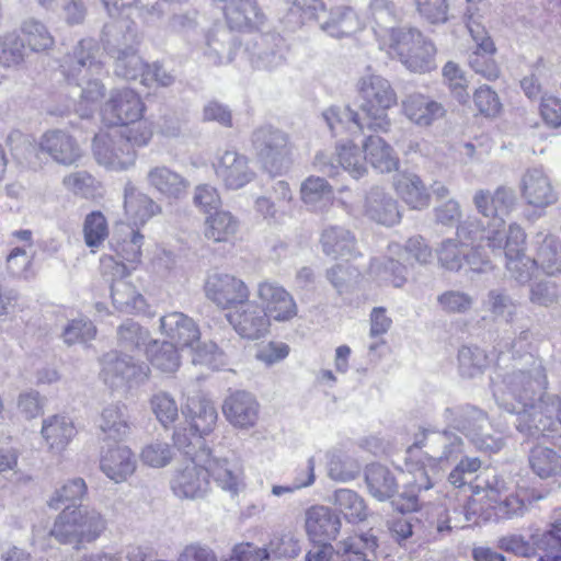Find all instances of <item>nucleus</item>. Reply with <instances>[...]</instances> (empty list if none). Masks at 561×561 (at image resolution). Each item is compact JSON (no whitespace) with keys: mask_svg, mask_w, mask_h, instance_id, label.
<instances>
[{"mask_svg":"<svg viewBox=\"0 0 561 561\" xmlns=\"http://www.w3.org/2000/svg\"><path fill=\"white\" fill-rule=\"evenodd\" d=\"M227 319L236 332L249 340H256L268 332L271 321L254 302L239 304L227 314Z\"/></svg>","mask_w":561,"mask_h":561,"instance_id":"393cba45","label":"nucleus"},{"mask_svg":"<svg viewBox=\"0 0 561 561\" xmlns=\"http://www.w3.org/2000/svg\"><path fill=\"white\" fill-rule=\"evenodd\" d=\"M304 203L314 211L323 210L332 203V186L322 178L309 176L306 179L300 188Z\"/></svg>","mask_w":561,"mask_h":561,"instance_id":"de8ad7c7","label":"nucleus"},{"mask_svg":"<svg viewBox=\"0 0 561 561\" xmlns=\"http://www.w3.org/2000/svg\"><path fill=\"white\" fill-rule=\"evenodd\" d=\"M459 373L465 378H474L486 367L485 353L473 346H462L458 352Z\"/></svg>","mask_w":561,"mask_h":561,"instance_id":"680f3d73","label":"nucleus"},{"mask_svg":"<svg viewBox=\"0 0 561 561\" xmlns=\"http://www.w3.org/2000/svg\"><path fill=\"white\" fill-rule=\"evenodd\" d=\"M377 548L373 535L348 537L336 543V553L341 561H371L369 553Z\"/></svg>","mask_w":561,"mask_h":561,"instance_id":"09e8293b","label":"nucleus"},{"mask_svg":"<svg viewBox=\"0 0 561 561\" xmlns=\"http://www.w3.org/2000/svg\"><path fill=\"white\" fill-rule=\"evenodd\" d=\"M191 426L195 432L207 435L217 422L218 413L215 404L207 399H192L187 403Z\"/></svg>","mask_w":561,"mask_h":561,"instance_id":"3c124183","label":"nucleus"},{"mask_svg":"<svg viewBox=\"0 0 561 561\" xmlns=\"http://www.w3.org/2000/svg\"><path fill=\"white\" fill-rule=\"evenodd\" d=\"M147 355L151 365L162 373H174L180 367V355L172 343L154 341L148 346Z\"/></svg>","mask_w":561,"mask_h":561,"instance_id":"864d4df0","label":"nucleus"},{"mask_svg":"<svg viewBox=\"0 0 561 561\" xmlns=\"http://www.w3.org/2000/svg\"><path fill=\"white\" fill-rule=\"evenodd\" d=\"M320 242L323 252L333 257L352 255L356 249L354 234L350 230L339 226L324 229Z\"/></svg>","mask_w":561,"mask_h":561,"instance_id":"a18cd8bd","label":"nucleus"},{"mask_svg":"<svg viewBox=\"0 0 561 561\" xmlns=\"http://www.w3.org/2000/svg\"><path fill=\"white\" fill-rule=\"evenodd\" d=\"M529 465L541 479H561V455L551 448L534 447L529 454Z\"/></svg>","mask_w":561,"mask_h":561,"instance_id":"49530a36","label":"nucleus"},{"mask_svg":"<svg viewBox=\"0 0 561 561\" xmlns=\"http://www.w3.org/2000/svg\"><path fill=\"white\" fill-rule=\"evenodd\" d=\"M439 308L448 314H463L471 310L474 299L462 290L450 289L437 296Z\"/></svg>","mask_w":561,"mask_h":561,"instance_id":"338daca9","label":"nucleus"},{"mask_svg":"<svg viewBox=\"0 0 561 561\" xmlns=\"http://www.w3.org/2000/svg\"><path fill=\"white\" fill-rule=\"evenodd\" d=\"M365 482L369 494L378 501H387L398 492V481L393 472L380 463L366 467Z\"/></svg>","mask_w":561,"mask_h":561,"instance_id":"ea45409f","label":"nucleus"},{"mask_svg":"<svg viewBox=\"0 0 561 561\" xmlns=\"http://www.w3.org/2000/svg\"><path fill=\"white\" fill-rule=\"evenodd\" d=\"M205 463L208 478L211 476L217 485L231 496L238 495L244 489L243 472L236 462L226 458L211 457L208 450Z\"/></svg>","mask_w":561,"mask_h":561,"instance_id":"7c9ffc66","label":"nucleus"},{"mask_svg":"<svg viewBox=\"0 0 561 561\" xmlns=\"http://www.w3.org/2000/svg\"><path fill=\"white\" fill-rule=\"evenodd\" d=\"M485 238L488 247L492 250H504L506 271L512 278L519 284H526L531 279L537 266L534 259L525 253L526 233L520 226L512 224L507 233L496 230Z\"/></svg>","mask_w":561,"mask_h":561,"instance_id":"423d86ee","label":"nucleus"},{"mask_svg":"<svg viewBox=\"0 0 561 561\" xmlns=\"http://www.w3.org/2000/svg\"><path fill=\"white\" fill-rule=\"evenodd\" d=\"M314 167L328 176H334L339 169L347 171L354 179H359L367 173L365 156L362 157L359 149L352 142L336 146L335 162L333 158L324 152L314 157Z\"/></svg>","mask_w":561,"mask_h":561,"instance_id":"aec40b11","label":"nucleus"},{"mask_svg":"<svg viewBox=\"0 0 561 561\" xmlns=\"http://www.w3.org/2000/svg\"><path fill=\"white\" fill-rule=\"evenodd\" d=\"M145 104L131 89L113 90L102 108V119L111 127H135L141 121Z\"/></svg>","mask_w":561,"mask_h":561,"instance_id":"f8f14e48","label":"nucleus"},{"mask_svg":"<svg viewBox=\"0 0 561 561\" xmlns=\"http://www.w3.org/2000/svg\"><path fill=\"white\" fill-rule=\"evenodd\" d=\"M205 296L220 309H230L248 302L250 290L237 276L215 272L207 275L204 284Z\"/></svg>","mask_w":561,"mask_h":561,"instance_id":"f3484780","label":"nucleus"},{"mask_svg":"<svg viewBox=\"0 0 561 561\" xmlns=\"http://www.w3.org/2000/svg\"><path fill=\"white\" fill-rule=\"evenodd\" d=\"M531 541L534 549L545 552L539 561H561V519L550 530L531 535Z\"/></svg>","mask_w":561,"mask_h":561,"instance_id":"5fc2aeb1","label":"nucleus"},{"mask_svg":"<svg viewBox=\"0 0 561 561\" xmlns=\"http://www.w3.org/2000/svg\"><path fill=\"white\" fill-rule=\"evenodd\" d=\"M213 167L217 179L227 190H240L255 179L249 158L237 150L218 152Z\"/></svg>","mask_w":561,"mask_h":561,"instance_id":"a211bd4d","label":"nucleus"},{"mask_svg":"<svg viewBox=\"0 0 561 561\" xmlns=\"http://www.w3.org/2000/svg\"><path fill=\"white\" fill-rule=\"evenodd\" d=\"M473 205L479 214L493 220V228L482 231L480 239L486 240V236L494 231H502L504 217L507 216L516 205V194L512 187L499 186L495 191L478 190L473 195Z\"/></svg>","mask_w":561,"mask_h":561,"instance_id":"2eb2a0df","label":"nucleus"},{"mask_svg":"<svg viewBox=\"0 0 561 561\" xmlns=\"http://www.w3.org/2000/svg\"><path fill=\"white\" fill-rule=\"evenodd\" d=\"M517 430L530 437L543 435L561 430V393L543 394L539 397L538 409L531 420L527 423V415L522 416Z\"/></svg>","mask_w":561,"mask_h":561,"instance_id":"6ab92c4d","label":"nucleus"},{"mask_svg":"<svg viewBox=\"0 0 561 561\" xmlns=\"http://www.w3.org/2000/svg\"><path fill=\"white\" fill-rule=\"evenodd\" d=\"M408 457L405 459V474L411 477L407 481L412 491H427L434 485V479L439 473V468L435 466L434 473L431 470V462L425 453L424 456L420 455V447L413 445L407 450Z\"/></svg>","mask_w":561,"mask_h":561,"instance_id":"2f4dec72","label":"nucleus"},{"mask_svg":"<svg viewBox=\"0 0 561 561\" xmlns=\"http://www.w3.org/2000/svg\"><path fill=\"white\" fill-rule=\"evenodd\" d=\"M151 137L148 123H139L135 127H110L95 135L93 152L105 168L126 170L136 161V148L146 146Z\"/></svg>","mask_w":561,"mask_h":561,"instance_id":"f03ea898","label":"nucleus"},{"mask_svg":"<svg viewBox=\"0 0 561 561\" xmlns=\"http://www.w3.org/2000/svg\"><path fill=\"white\" fill-rule=\"evenodd\" d=\"M476 48L469 55L470 68L489 81L496 80L501 70L494 59L496 47L491 36H484L482 39H472Z\"/></svg>","mask_w":561,"mask_h":561,"instance_id":"4c0bfd02","label":"nucleus"},{"mask_svg":"<svg viewBox=\"0 0 561 561\" xmlns=\"http://www.w3.org/2000/svg\"><path fill=\"white\" fill-rule=\"evenodd\" d=\"M102 43L107 54L114 58L116 76L126 80H142L147 64L137 54L136 33L126 20H115L104 25Z\"/></svg>","mask_w":561,"mask_h":561,"instance_id":"20e7f679","label":"nucleus"},{"mask_svg":"<svg viewBox=\"0 0 561 561\" xmlns=\"http://www.w3.org/2000/svg\"><path fill=\"white\" fill-rule=\"evenodd\" d=\"M356 89L362 99L360 111L366 127L374 131H389L391 119L388 111L398 103L397 92L390 81L368 68L359 77Z\"/></svg>","mask_w":561,"mask_h":561,"instance_id":"7ed1b4c3","label":"nucleus"},{"mask_svg":"<svg viewBox=\"0 0 561 561\" xmlns=\"http://www.w3.org/2000/svg\"><path fill=\"white\" fill-rule=\"evenodd\" d=\"M520 194L525 202L536 209H545L558 201V193L551 180L539 168L528 169L523 174Z\"/></svg>","mask_w":561,"mask_h":561,"instance_id":"b1692460","label":"nucleus"},{"mask_svg":"<svg viewBox=\"0 0 561 561\" xmlns=\"http://www.w3.org/2000/svg\"><path fill=\"white\" fill-rule=\"evenodd\" d=\"M103 274L111 275L115 280L111 285V297L116 309L126 313L139 312L145 309L144 297L136 288L123 278L129 274V268L123 262L112 256L101 259Z\"/></svg>","mask_w":561,"mask_h":561,"instance_id":"4468645a","label":"nucleus"},{"mask_svg":"<svg viewBox=\"0 0 561 561\" xmlns=\"http://www.w3.org/2000/svg\"><path fill=\"white\" fill-rule=\"evenodd\" d=\"M42 151L47 152L56 162L68 164L70 151V136L61 130L46 133L41 140Z\"/></svg>","mask_w":561,"mask_h":561,"instance_id":"e2e57ef3","label":"nucleus"},{"mask_svg":"<svg viewBox=\"0 0 561 561\" xmlns=\"http://www.w3.org/2000/svg\"><path fill=\"white\" fill-rule=\"evenodd\" d=\"M252 144L262 162L271 168L276 167L288 152L287 135L270 125L254 130Z\"/></svg>","mask_w":561,"mask_h":561,"instance_id":"a878e982","label":"nucleus"},{"mask_svg":"<svg viewBox=\"0 0 561 561\" xmlns=\"http://www.w3.org/2000/svg\"><path fill=\"white\" fill-rule=\"evenodd\" d=\"M99 428L103 442H121L129 434V422L127 408L124 404L115 403L103 409Z\"/></svg>","mask_w":561,"mask_h":561,"instance_id":"e433bc0d","label":"nucleus"},{"mask_svg":"<svg viewBox=\"0 0 561 561\" xmlns=\"http://www.w3.org/2000/svg\"><path fill=\"white\" fill-rule=\"evenodd\" d=\"M147 181L150 187L172 201L184 197L190 187V182L182 174L165 165L150 169Z\"/></svg>","mask_w":561,"mask_h":561,"instance_id":"473e14b6","label":"nucleus"},{"mask_svg":"<svg viewBox=\"0 0 561 561\" xmlns=\"http://www.w3.org/2000/svg\"><path fill=\"white\" fill-rule=\"evenodd\" d=\"M322 118L333 135L363 131L366 127L364 116L358 117L350 106L332 105L322 112Z\"/></svg>","mask_w":561,"mask_h":561,"instance_id":"a19ab883","label":"nucleus"},{"mask_svg":"<svg viewBox=\"0 0 561 561\" xmlns=\"http://www.w3.org/2000/svg\"><path fill=\"white\" fill-rule=\"evenodd\" d=\"M389 253L391 256L387 259H375L370 270L379 279L394 287H401L407 282V267L400 260L409 261L412 257L420 264H427L432 260V251L421 237L410 238L404 249L397 243L390 244Z\"/></svg>","mask_w":561,"mask_h":561,"instance_id":"6e6552de","label":"nucleus"},{"mask_svg":"<svg viewBox=\"0 0 561 561\" xmlns=\"http://www.w3.org/2000/svg\"><path fill=\"white\" fill-rule=\"evenodd\" d=\"M160 330L169 337V343L181 347H190L193 352V363L218 369L225 364V355L213 343H199V329L193 319L178 311L160 318Z\"/></svg>","mask_w":561,"mask_h":561,"instance_id":"39448f33","label":"nucleus"},{"mask_svg":"<svg viewBox=\"0 0 561 561\" xmlns=\"http://www.w3.org/2000/svg\"><path fill=\"white\" fill-rule=\"evenodd\" d=\"M401 113L417 127H430L446 114L445 106L422 93H411L401 101Z\"/></svg>","mask_w":561,"mask_h":561,"instance_id":"bb28decb","label":"nucleus"},{"mask_svg":"<svg viewBox=\"0 0 561 561\" xmlns=\"http://www.w3.org/2000/svg\"><path fill=\"white\" fill-rule=\"evenodd\" d=\"M26 56L25 43L15 32L0 35V65L12 68L21 65Z\"/></svg>","mask_w":561,"mask_h":561,"instance_id":"13d9d810","label":"nucleus"},{"mask_svg":"<svg viewBox=\"0 0 561 561\" xmlns=\"http://www.w3.org/2000/svg\"><path fill=\"white\" fill-rule=\"evenodd\" d=\"M388 47L411 72L425 73L436 68L435 45L415 27H401Z\"/></svg>","mask_w":561,"mask_h":561,"instance_id":"1a4fd4ad","label":"nucleus"},{"mask_svg":"<svg viewBox=\"0 0 561 561\" xmlns=\"http://www.w3.org/2000/svg\"><path fill=\"white\" fill-rule=\"evenodd\" d=\"M394 188L403 202L412 209H423L430 205V194L414 173H402L396 178Z\"/></svg>","mask_w":561,"mask_h":561,"instance_id":"79ce46f5","label":"nucleus"},{"mask_svg":"<svg viewBox=\"0 0 561 561\" xmlns=\"http://www.w3.org/2000/svg\"><path fill=\"white\" fill-rule=\"evenodd\" d=\"M485 304L494 320H502L510 323L516 316L517 305L502 290H490Z\"/></svg>","mask_w":561,"mask_h":561,"instance_id":"69168bd1","label":"nucleus"},{"mask_svg":"<svg viewBox=\"0 0 561 561\" xmlns=\"http://www.w3.org/2000/svg\"><path fill=\"white\" fill-rule=\"evenodd\" d=\"M535 257L537 268L549 276L561 274V240L550 233L539 232L535 237Z\"/></svg>","mask_w":561,"mask_h":561,"instance_id":"f704fd0d","label":"nucleus"},{"mask_svg":"<svg viewBox=\"0 0 561 561\" xmlns=\"http://www.w3.org/2000/svg\"><path fill=\"white\" fill-rule=\"evenodd\" d=\"M334 503L350 522H362L367 517L365 501L355 491L340 489L334 493Z\"/></svg>","mask_w":561,"mask_h":561,"instance_id":"4d7b16f0","label":"nucleus"},{"mask_svg":"<svg viewBox=\"0 0 561 561\" xmlns=\"http://www.w3.org/2000/svg\"><path fill=\"white\" fill-rule=\"evenodd\" d=\"M70 421L67 415H53L43 421L42 436L54 454H60L69 443Z\"/></svg>","mask_w":561,"mask_h":561,"instance_id":"8fccbe9b","label":"nucleus"},{"mask_svg":"<svg viewBox=\"0 0 561 561\" xmlns=\"http://www.w3.org/2000/svg\"><path fill=\"white\" fill-rule=\"evenodd\" d=\"M423 446L427 449L428 460L433 462L431 465L433 473L435 466L440 469L443 466L457 461L465 454L463 439L447 430L425 435Z\"/></svg>","mask_w":561,"mask_h":561,"instance_id":"5701e85b","label":"nucleus"},{"mask_svg":"<svg viewBox=\"0 0 561 561\" xmlns=\"http://www.w3.org/2000/svg\"><path fill=\"white\" fill-rule=\"evenodd\" d=\"M365 14L382 45L388 46L390 42L394 41L401 28L397 27L401 20V11L392 0H369Z\"/></svg>","mask_w":561,"mask_h":561,"instance_id":"412c9836","label":"nucleus"},{"mask_svg":"<svg viewBox=\"0 0 561 561\" xmlns=\"http://www.w3.org/2000/svg\"><path fill=\"white\" fill-rule=\"evenodd\" d=\"M124 209L129 224L145 225L151 217L161 211L160 206L147 194L139 192L131 184L124 191Z\"/></svg>","mask_w":561,"mask_h":561,"instance_id":"c9c22d12","label":"nucleus"},{"mask_svg":"<svg viewBox=\"0 0 561 561\" xmlns=\"http://www.w3.org/2000/svg\"><path fill=\"white\" fill-rule=\"evenodd\" d=\"M136 458L129 447L125 445L103 446L100 457L101 471L115 483L127 480L136 470Z\"/></svg>","mask_w":561,"mask_h":561,"instance_id":"cd10ccee","label":"nucleus"},{"mask_svg":"<svg viewBox=\"0 0 561 561\" xmlns=\"http://www.w3.org/2000/svg\"><path fill=\"white\" fill-rule=\"evenodd\" d=\"M122 230H126L125 238L116 241L115 251L122 260L131 265L127 266L130 271L140 262L144 236L128 226H123Z\"/></svg>","mask_w":561,"mask_h":561,"instance_id":"bf43d9fd","label":"nucleus"},{"mask_svg":"<svg viewBox=\"0 0 561 561\" xmlns=\"http://www.w3.org/2000/svg\"><path fill=\"white\" fill-rule=\"evenodd\" d=\"M467 245L455 240L444 241L437 250L439 265L450 272L460 271L465 266Z\"/></svg>","mask_w":561,"mask_h":561,"instance_id":"0e129e2a","label":"nucleus"},{"mask_svg":"<svg viewBox=\"0 0 561 561\" xmlns=\"http://www.w3.org/2000/svg\"><path fill=\"white\" fill-rule=\"evenodd\" d=\"M305 527L309 538L314 542L335 539L341 528L339 516L331 508L314 505L306 511Z\"/></svg>","mask_w":561,"mask_h":561,"instance_id":"c756f323","label":"nucleus"},{"mask_svg":"<svg viewBox=\"0 0 561 561\" xmlns=\"http://www.w3.org/2000/svg\"><path fill=\"white\" fill-rule=\"evenodd\" d=\"M221 411L233 428L247 431L254 427L259 421L260 403L252 393L237 390L225 398Z\"/></svg>","mask_w":561,"mask_h":561,"instance_id":"4be33fe9","label":"nucleus"},{"mask_svg":"<svg viewBox=\"0 0 561 561\" xmlns=\"http://www.w3.org/2000/svg\"><path fill=\"white\" fill-rule=\"evenodd\" d=\"M358 473L359 466L354 459L339 453L329 454L328 474L331 479L346 482L355 479Z\"/></svg>","mask_w":561,"mask_h":561,"instance_id":"774afa93","label":"nucleus"},{"mask_svg":"<svg viewBox=\"0 0 561 561\" xmlns=\"http://www.w3.org/2000/svg\"><path fill=\"white\" fill-rule=\"evenodd\" d=\"M88 488L83 479H72V545L79 549L94 542L106 529L105 517L93 506L77 504L82 501Z\"/></svg>","mask_w":561,"mask_h":561,"instance_id":"9d476101","label":"nucleus"},{"mask_svg":"<svg viewBox=\"0 0 561 561\" xmlns=\"http://www.w3.org/2000/svg\"><path fill=\"white\" fill-rule=\"evenodd\" d=\"M208 450H202L179 467L170 481L173 494L181 500L205 499L211 488L205 458Z\"/></svg>","mask_w":561,"mask_h":561,"instance_id":"9b49d317","label":"nucleus"},{"mask_svg":"<svg viewBox=\"0 0 561 561\" xmlns=\"http://www.w3.org/2000/svg\"><path fill=\"white\" fill-rule=\"evenodd\" d=\"M322 28L333 37H344L358 28V20L353 8L341 5L334 8Z\"/></svg>","mask_w":561,"mask_h":561,"instance_id":"603ef678","label":"nucleus"},{"mask_svg":"<svg viewBox=\"0 0 561 561\" xmlns=\"http://www.w3.org/2000/svg\"><path fill=\"white\" fill-rule=\"evenodd\" d=\"M101 378L113 389L140 383L149 376V367L146 364H138L130 356L118 352L105 354L101 359Z\"/></svg>","mask_w":561,"mask_h":561,"instance_id":"dca6fc26","label":"nucleus"},{"mask_svg":"<svg viewBox=\"0 0 561 561\" xmlns=\"http://www.w3.org/2000/svg\"><path fill=\"white\" fill-rule=\"evenodd\" d=\"M48 507L61 511L50 530L58 541L67 543L70 541V489L65 484L57 489L48 501Z\"/></svg>","mask_w":561,"mask_h":561,"instance_id":"37998d69","label":"nucleus"},{"mask_svg":"<svg viewBox=\"0 0 561 561\" xmlns=\"http://www.w3.org/2000/svg\"><path fill=\"white\" fill-rule=\"evenodd\" d=\"M256 305L270 321L288 322L298 313L293 295L280 284L265 279L255 288Z\"/></svg>","mask_w":561,"mask_h":561,"instance_id":"ddd939ff","label":"nucleus"},{"mask_svg":"<svg viewBox=\"0 0 561 561\" xmlns=\"http://www.w3.org/2000/svg\"><path fill=\"white\" fill-rule=\"evenodd\" d=\"M365 162L379 173L397 171L400 160L393 148L380 136H368L363 142Z\"/></svg>","mask_w":561,"mask_h":561,"instance_id":"72a5a7b5","label":"nucleus"},{"mask_svg":"<svg viewBox=\"0 0 561 561\" xmlns=\"http://www.w3.org/2000/svg\"><path fill=\"white\" fill-rule=\"evenodd\" d=\"M239 219L228 210H216L204 221V237L215 243H228L239 230Z\"/></svg>","mask_w":561,"mask_h":561,"instance_id":"58836bf2","label":"nucleus"},{"mask_svg":"<svg viewBox=\"0 0 561 561\" xmlns=\"http://www.w3.org/2000/svg\"><path fill=\"white\" fill-rule=\"evenodd\" d=\"M20 28L32 51L39 53L53 47L54 37L41 21L27 18L21 23Z\"/></svg>","mask_w":561,"mask_h":561,"instance_id":"6e6d98bb","label":"nucleus"},{"mask_svg":"<svg viewBox=\"0 0 561 561\" xmlns=\"http://www.w3.org/2000/svg\"><path fill=\"white\" fill-rule=\"evenodd\" d=\"M463 22L472 39H482L489 36L483 21L488 9L486 0H466Z\"/></svg>","mask_w":561,"mask_h":561,"instance_id":"052dcab7","label":"nucleus"},{"mask_svg":"<svg viewBox=\"0 0 561 561\" xmlns=\"http://www.w3.org/2000/svg\"><path fill=\"white\" fill-rule=\"evenodd\" d=\"M363 209L368 219L382 226H394L401 219L397 201L379 186L367 192Z\"/></svg>","mask_w":561,"mask_h":561,"instance_id":"c85d7f7f","label":"nucleus"},{"mask_svg":"<svg viewBox=\"0 0 561 561\" xmlns=\"http://www.w3.org/2000/svg\"><path fill=\"white\" fill-rule=\"evenodd\" d=\"M444 422L465 436L481 451L496 453L503 447L500 436L483 434L489 425L488 414L471 404L448 407L443 412Z\"/></svg>","mask_w":561,"mask_h":561,"instance_id":"0eeeda50","label":"nucleus"},{"mask_svg":"<svg viewBox=\"0 0 561 561\" xmlns=\"http://www.w3.org/2000/svg\"><path fill=\"white\" fill-rule=\"evenodd\" d=\"M225 14L231 28L256 27L263 22V14L252 0H238L226 5Z\"/></svg>","mask_w":561,"mask_h":561,"instance_id":"c03bdc74","label":"nucleus"},{"mask_svg":"<svg viewBox=\"0 0 561 561\" xmlns=\"http://www.w3.org/2000/svg\"><path fill=\"white\" fill-rule=\"evenodd\" d=\"M491 385L497 405L516 414L517 426L523 415H527V423L530 422L548 378L542 360L527 353L514 358L511 366L496 369Z\"/></svg>","mask_w":561,"mask_h":561,"instance_id":"f257e3e1","label":"nucleus"}]
</instances>
